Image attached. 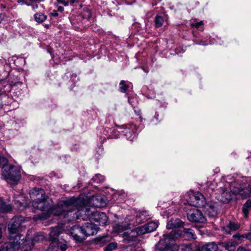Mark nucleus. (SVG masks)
Masks as SVG:
<instances>
[{"instance_id":"nucleus-60","label":"nucleus","mask_w":251,"mask_h":251,"mask_svg":"<svg viewBox=\"0 0 251 251\" xmlns=\"http://www.w3.org/2000/svg\"><path fill=\"white\" fill-rule=\"evenodd\" d=\"M47 251H48V249H47Z\"/></svg>"},{"instance_id":"nucleus-1","label":"nucleus","mask_w":251,"mask_h":251,"mask_svg":"<svg viewBox=\"0 0 251 251\" xmlns=\"http://www.w3.org/2000/svg\"><path fill=\"white\" fill-rule=\"evenodd\" d=\"M78 200L74 198L60 200L56 205L52 206L50 212V216H60L65 222H69L75 219L86 220L87 216L85 214V205L78 208L76 205Z\"/></svg>"},{"instance_id":"nucleus-53","label":"nucleus","mask_w":251,"mask_h":251,"mask_svg":"<svg viewBox=\"0 0 251 251\" xmlns=\"http://www.w3.org/2000/svg\"><path fill=\"white\" fill-rule=\"evenodd\" d=\"M209 206L212 209V210L216 213V212H215L216 210L215 209V206L214 205H209Z\"/></svg>"},{"instance_id":"nucleus-29","label":"nucleus","mask_w":251,"mask_h":251,"mask_svg":"<svg viewBox=\"0 0 251 251\" xmlns=\"http://www.w3.org/2000/svg\"><path fill=\"white\" fill-rule=\"evenodd\" d=\"M154 24L156 27L161 26L164 23V19L162 16L157 15L154 18Z\"/></svg>"},{"instance_id":"nucleus-11","label":"nucleus","mask_w":251,"mask_h":251,"mask_svg":"<svg viewBox=\"0 0 251 251\" xmlns=\"http://www.w3.org/2000/svg\"><path fill=\"white\" fill-rule=\"evenodd\" d=\"M188 220L191 222L203 223L206 221V218L202 212L196 208L189 209L187 212Z\"/></svg>"},{"instance_id":"nucleus-15","label":"nucleus","mask_w":251,"mask_h":251,"mask_svg":"<svg viewBox=\"0 0 251 251\" xmlns=\"http://www.w3.org/2000/svg\"><path fill=\"white\" fill-rule=\"evenodd\" d=\"M158 226V223L151 222L137 228V233L138 235H143L148 232L155 230Z\"/></svg>"},{"instance_id":"nucleus-37","label":"nucleus","mask_w":251,"mask_h":251,"mask_svg":"<svg viewBox=\"0 0 251 251\" xmlns=\"http://www.w3.org/2000/svg\"><path fill=\"white\" fill-rule=\"evenodd\" d=\"M100 200V204H96V207H103L106 204V202L104 201L101 198H97V200Z\"/></svg>"},{"instance_id":"nucleus-41","label":"nucleus","mask_w":251,"mask_h":251,"mask_svg":"<svg viewBox=\"0 0 251 251\" xmlns=\"http://www.w3.org/2000/svg\"><path fill=\"white\" fill-rule=\"evenodd\" d=\"M237 251H251V249L243 247H239L237 249Z\"/></svg>"},{"instance_id":"nucleus-49","label":"nucleus","mask_w":251,"mask_h":251,"mask_svg":"<svg viewBox=\"0 0 251 251\" xmlns=\"http://www.w3.org/2000/svg\"><path fill=\"white\" fill-rule=\"evenodd\" d=\"M78 0H69V4L73 5L75 3L78 2Z\"/></svg>"},{"instance_id":"nucleus-46","label":"nucleus","mask_w":251,"mask_h":251,"mask_svg":"<svg viewBox=\"0 0 251 251\" xmlns=\"http://www.w3.org/2000/svg\"><path fill=\"white\" fill-rule=\"evenodd\" d=\"M51 15L53 17H57L58 15L57 11L53 10L52 12L51 13Z\"/></svg>"},{"instance_id":"nucleus-32","label":"nucleus","mask_w":251,"mask_h":251,"mask_svg":"<svg viewBox=\"0 0 251 251\" xmlns=\"http://www.w3.org/2000/svg\"><path fill=\"white\" fill-rule=\"evenodd\" d=\"M104 177L103 176H101L100 174H97L95 175L94 177H93L91 180L96 182V183H100L104 181Z\"/></svg>"},{"instance_id":"nucleus-26","label":"nucleus","mask_w":251,"mask_h":251,"mask_svg":"<svg viewBox=\"0 0 251 251\" xmlns=\"http://www.w3.org/2000/svg\"><path fill=\"white\" fill-rule=\"evenodd\" d=\"M183 232L186 237L188 238L195 239L197 238L194 230L191 228H184Z\"/></svg>"},{"instance_id":"nucleus-17","label":"nucleus","mask_w":251,"mask_h":251,"mask_svg":"<svg viewBox=\"0 0 251 251\" xmlns=\"http://www.w3.org/2000/svg\"><path fill=\"white\" fill-rule=\"evenodd\" d=\"M45 239V236L42 234H36L34 237L30 238L28 236L25 238V243H27L28 245L30 244L32 247H34L36 243L43 241Z\"/></svg>"},{"instance_id":"nucleus-18","label":"nucleus","mask_w":251,"mask_h":251,"mask_svg":"<svg viewBox=\"0 0 251 251\" xmlns=\"http://www.w3.org/2000/svg\"><path fill=\"white\" fill-rule=\"evenodd\" d=\"M240 227V225L238 222H229V223L223 227V231L228 234H230L231 231H235L238 230Z\"/></svg>"},{"instance_id":"nucleus-40","label":"nucleus","mask_w":251,"mask_h":251,"mask_svg":"<svg viewBox=\"0 0 251 251\" xmlns=\"http://www.w3.org/2000/svg\"><path fill=\"white\" fill-rule=\"evenodd\" d=\"M245 237V235H240L239 234H235L233 236V238L234 239H236L238 241L241 240L243 238Z\"/></svg>"},{"instance_id":"nucleus-48","label":"nucleus","mask_w":251,"mask_h":251,"mask_svg":"<svg viewBox=\"0 0 251 251\" xmlns=\"http://www.w3.org/2000/svg\"><path fill=\"white\" fill-rule=\"evenodd\" d=\"M4 18H5L4 14L0 13V23H1L2 21H3Z\"/></svg>"},{"instance_id":"nucleus-27","label":"nucleus","mask_w":251,"mask_h":251,"mask_svg":"<svg viewBox=\"0 0 251 251\" xmlns=\"http://www.w3.org/2000/svg\"><path fill=\"white\" fill-rule=\"evenodd\" d=\"M36 22L38 23H42L47 19V16L42 13H36L34 15Z\"/></svg>"},{"instance_id":"nucleus-8","label":"nucleus","mask_w":251,"mask_h":251,"mask_svg":"<svg viewBox=\"0 0 251 251\" xmlns=\"http://www.w3.org/2000/svg\"><path fill=\"white\" fill-rule=\"evenodd\" d=\"M186 200L188 204L195 207H203L206 205L205 199L203 195L199 192H190L186 195Z\"/></svg>"},{"instance_id":"nucleus-21","label":"nucleus","mask_w":251,"mask_h":251,"mask_svg":"<svg viewBox=\"0 0 251 251\" xmlns=\"http://www.w3.org/2000/svg\"><path fill=\"white\" fill-rule=\"evenodd\" d=\"M183 223L178 218L172 219L167 223L166 227L168 229H174L182 226Z\"/></svg>"},{"instance_id":"nucleus-57","label":"nucleus","mask_w":251,"mask_h":251,"mask_svg":"<svg viewBox=\"0 0 251 251\" xmlns=\"http://www.w3.org/2000/svg\"><path fill=\"white\" fill-rule=\"evenodd\" d=\"M200 45H204V46H206L207 45H208V44H205V43H201Z\"/></svg>"},{"instance_id":"nucleus-51","label":"nucleus","mask_w":251,"mask_h":251,"mask_svg":"<svg viewBox=\"0 0 251 251\" xmlns=\"http://www.w3.org/2000/svg\"><path fill=\"white\" fill-rule=\"evenodd\" d=\"M57 11L59 12H63L64 11V7L61 6H59L57 8Z\"/></svg>"},{"instance_id":"nucleus-12","label":"nucleus","mask_w":251,"mask_h":251,"mask_svg":"<svg viewBox=\"0 0 251 251\" xmlns=\"http://www.w3.org/2000/svg\"><path fill=\"white\" fill-rule=\"evenodd\" d=\"M69 232L70 235L76 242H83L86 239L82 226H74L71 228Z\"/></svg>"},{"instance_id":"nucleus-50","label":"nucleus","mask_w":251,"mask_h":251,"mask_svg":"<svg viewBox=\"0 0 251 251\" xmlns=\"http://www.w3.org/2000/svg\"><path fill=\"white\" fill-rule=\"evenodd\" d=\"M87 15H86L87 18L90 19L91 18V13L90 11L88 10L87 11Z\"/></svg>"},{"instance_id":"nucleus-52","label":"nucleus","mask_w":251,"mask_h":251,"mask_svg":"<svg viewBox=\"0 0 251 251\" xmlns=\"http://www.w3.org/2000/svg\"><path fill=\"white\" fill-rule=\"evenodd\" d=\"M134 111H135V114L138 116L140 115L141 114V110L139 109V110H135Z\"/></svg>"},{"instance_id":"nucleus-58","label":"nucleus","mask_w":251,"mask_h":251,"mask_svg":"<svg viewBox=\"0 0 251 251\" xmlns=\"http://www.w3.org/2000/svg\"><path fill=\"white\" fill-rule=\"evenodd\" d=\"M16 84V83H15L14 84H10V85H15Z\"/></svg>"},{"instance_id":"nucleus-61","label":"nucleus","mask_w":251,"mask_h":251,"mask_svg":"<svg viewBox=\"0 0 251 251\" xmlns=\"http://www.w3.org/2000/svg\"><path fill=\"white\" fill-rule=\"evenodd\" d=\"M160 1H161V0H159Z\"/></svg>"},{"instance_id":"nucleus-33","label":"nucleus","mask_w":251,"mask_h":251,"mask_svg":"<svg viewBox=\"0 0 251 251\" xmlns=\"http://www.w3.org/2000/svg\"><path fill=\"white\" fill-rule=\"evenodd\" d=\"M117 247V243L112 242L109 243L104 249V251H112L116 249Z\"/></svg>"},{"instance_id":"nucleus-43","label":"nucleus","mask_w":251,"mask_h":251,"mask_svg":"<svg viewBox=\"0 0 251 251\" xmlns=\"http://www.w3.org/2000/svg\"><path fill=\"white\" fill-rule=\"evenodd\" d=\"M117 195H118V196L120 197L121 199H124L126 196V195L125 193H123L121 194H115V197H116Z\"/></svg>"},{"instance_id":"nucleus-36","label":"nucleus","mask_w":251,"mask_h":251,"mask_svg":"<svg viewBox=\"0 0 251 251\" xmlns=\"http://www.w3.org/2000/svg\"><path fill=\"white\" fill-rule=\"evenodd\" d=\"M58 3L62 4L65 6H67L69 5V0H56Z\"/></svg>"},{"instance_id":"nucleus-39","label":"nucleus","mask_w":251,"mask_h":251,"mask_svg":"<svg viewBox=\"0 0 251 251\" xmlns=\"http://www.w3.org/2000/svg\"><path fill=\"white\" fill-rule=\"evenodd\" d=\"M25 4L27 6H30L33 10H35L37 9L38 7V5L37 4L27 3V2H25Z\"/></svg>"},{"instance_id":"nucleus-10","label":"nucleus","mask_w":251,"mask_h":251,"mask_svg":"<svg viewBox=\"0 0 251 251\" xmlns=\"http://www.w3.org/2000/svg\"><path fill=\"white\" fill-rule=\"evenodd\" d=\"M24 221V218L21 216H15L13 218L8 225V236L22 235L18 233Z\"/></svg>"},{"instance_id":"nucleus-25","label":"nucleus","mask_w":251,"mask_h":251,"mask_svg":"<svg viewBox=\"0 0 251 251\" xmlns=\"http://www.w3.org/2000/svg\"><path fill=\"white\" fill-rule=\"evenodd\" d=\"M148 212L146 211H143L139 212L136 215V218L141 219L139 222H144V221L149 219V215L148 214Z\"/></svg>"},{"instance_id":"nucleus-55","label":"nucleus","mask_w":251,"mask_h":251,"mask_svg":"<svg viewBox=\"0 0 251 251\" xmlns=\"http://www.w3.org/2000/svg\"><path fill=\"white\" fill-rule=\"evenodd\" d=\"M5 6L3 5V4H1L0 5V8L1 9H5Z\"/></svg>"},{"instance_id":"nucleus-14","label":"nucleus","mask_w":251,"mask_h":251,"mask_svg":"<svg viewBox=\"0 0 251 251\" xmlns=\"http://www.w3.org/2000/svg\"><path fill=\"white\" fill-rule=\"evenodd\" d=\"M122 130H123L122 127H118V129H110L108 128L107 130L106 129H103L102 131V135H100V139L101 140H104L107 138H118L120 136V133L122 132Z\"/></svg>"},{"instance_id":"nucleus-22","label":"nucleus","mask_w":251,"mask_h":251,"mask_svg":"<svg viewBox=\"0 0 251 251\" xmlns=\"http://www.w3.org/2000/svg\"><path fill=\"white\" fill-rule=\"evenodd\" d=\"M218 249L220 251H234L235 245L233 243L221 242L219 244Z\"/></svg>"},{"instance_id":"nucleus-31","label":"nucleus","mask_w":251,"mask_h":251,"mask_svg":"<svg viewBox=\"0 0 251 251\" xmlns=\"http://www.w3.org/2000/svg\"><path fill=\"white\" fill-rule=\"evenodd\" d=\"M8 97L5 94H0V109L2 107L3 104H6V100Z\"/></svg>"},{"instance_id":"nucleus-28","label":"nucleus","mask_w":251,"mask_h":251,"mask_svg":"<svg viewBox=\"0 0 251 251\" xmlns=\"http://www.w3.org/2000/svg\"><path fill=\"white\" fill-rule=\"evenodd\" d=\"M21 243L23 245L22 251H36L34 247H32L30 244L28 245L27 243H25V239L21 241Z\"/></svg>"},{"instance_id":"nucleus-19","label":"nucleus","mask_w":251,"mask_h":251,"mask_svg":"<svg viewBox=\"0 0 251 251\" xmlns=\"http://www.w3.org/2000/svg\"><path fill=\"white\" fill-rule=\"evenodd\" d=\"M14 202L19 208H25L29 206L27 199L22 195L19 196L18 197H15Z\"/></svg>"},{"instance_id":"nucleus-4","label":"nucleus","mask_w":251,"mask_h":251,"mask_svg":"<svg viewBox=\"0 0 251 251\" xmlns=\"http://www.w3.org/2000/svg\"><path fill=\"white\" fill-rule=\"evenodd\" d=\"M182 233L180 230L174 229L169 234H164L163 238L155 245V248L161 251H178V246L175 240L181 236Z\"/></svg>"},{"instance_id":"nucleus-9","label":"nucleus","mask_w":251,"mask_h":251,"mask_svg":"<svg viewBox=\"0 0 251 251\" xmlns=\"http://www.w3.org/2000/svg\"><path fill=\"white\" fill-rule=\"evenodd\" d=\"M2 178L7 181H18L21 177L19 170L13 165L4 167L2 171Z\"/></svg>"},{"instance_id":"nucleus-2","label":"nucleus","mask_w":251,"mask_h":251,"mask_svg":"<svg viewBox=\"0 0 251 251\" xmlns=\"http://www.w3.org/2000/svg\"><path fill=\"white\" fill-rule=\"evenodd\" d=\"M29 195L32 201L31 205L34 209L43 212L41 214L33 217L34 221L43 220L50 217L52 201L48 199L44 190L41 188H33L30 190Z\"/></svg>"},{"instance_id":"nucleus-35","label":"nucleus","mask_w":251,"mask_h":251,"mask_svg":"<svg viewBox=\"0 0 251 251\" xmlns=\"http://www.w3.org/2000/svg\"><path fill=\"white\" fill-rule=\"evenodd\" d=\"M203 25V22L202 21L196 22L194 23H192L191 25V26L192 27H195L196 28H199L201 26Z\"/></svg>"},{"instance_id":"nucleus-13","label":"nucleus","mask_w":251,"mask_h":251,"mask_svg":"<svg viewBox=\"0 0 251 251\" xmlns=\"http://www.w3.org/2000/svg\"><path fill=\"white\" fill-rule=\"evenodd\" d=\"M123 130H121L122 133L126 138L130 141H133L136 139L137 136L136 131L137 127L134 124H129L126 126H123Z\"/></svg>"},{"instance_id":"nucleus-30","label":"nucleus","mask_w":251,"mask_h":251,"mask_svg":"<svg viewBox=\"0 0 251 251\" xmlns=\"http://www.w3.org/2000/svg\"><path fill=\"white\" fill-rule=\"evenodd\" d=\"M126 82L125 80H121L120 81L119 90L121 92L125 93L128 88L129 86Z\"/></svg>"},{"instance_id":"nucleus-56","label":"nucleus","mask_w":251,"mask_h":251,"mask_svg":"<svg viewBox=\"0 0 251 251\" xmlns=\"http://www.w3.org/2000/svg\"><path fill=\"white\" fill-rule=\"evenodd\" d=\"M18 3H21V2H24V0H18Z\"/></svg>"},{"instance_id":"nucleus-24","label":"nucleus","mask_w":251,"mask_h":251,"mask_svg":"<svg viewBox=\"0 0 251 251\" xmlns=\"http://www.w3.org/2000/svg\"><path fill=\"white\" fill-rule=\"evenodd\" d=\"M251 208V199L248 200L244 204L242 207V211L245 217H248L249 212Z\"/></svg>"},{"instance_id":"nucleus-6","label":"nucleus","mask_w":251,"mask_h":251,"mask_svg":"<svg viewBox=\"0 0 251 251\" xmlns=\"http://www.w3.org/2000/svg\"><path fill=\"white\" fill-rule=\"evenodd\" d=\"M84 211L87 216V220L98 223L100 226L106 225L108 217L104 213L97 211L94 206L85 205V210Z\"/></svg>"},{"instance_id":"nucleus-7","label":"nucleus","mask_w":251,"mask_h":251,"mask_svg":"<svg viewBox=\"0 0 251 251\" xmlns=\"http://www.w3.org/2000/svg\"><path fill=\"white\" fill-rule=\"evenodd\" d=\"M8 242L0 246V251H19L21 241L24 239L23 235L8 236Z\"/></svg>"},{"instance_id":"nucleus-16","label":"nucleus","mask_w":251,"mask_h":251,"mask_svg":"<svg viewBox=\"0 0 251 251\" xmlns=\"http://www.w3.org/2000/svg\"><path fill=\"white\" fill-rule=\"evenodd\" d=\"M85 238L96 234L100 229L99 226L92 223H85L82 226Z\"/></svg>"},{"instance_id":"nucleus-23","label":"nucleus","mask_w":251,"mask_h":251,"mask_svg":"<svg viewBox=\"0 0 251 251\" xmlns=\"http://www.w3.org/2000/svg\"><path fill=\"white\" fill-rule=\"evenodd\" d=\"M12 210V206L4 201L2 198H0V212L7 213Z\"/></svg>"},{"instance_id":"nucleus-34","label":"nucleus","mask_w":251,"mask_h":251,"mask_svg":"<svg viewBox=\"0 0 251 251\" xmlns=\"http://www.w3.org/2000/svg\"><path fill=\"white\" fill-rule=\"evenodd\" d=\"M7 163V159L3 156H0V167L2 168V170L4 167L8 166Z\"/></svg>"},{"instance_id":"nucleus-47","label":"nucleus","mask_w":251,"mask_h":251,"mask_svg":"<svg viewBox=\"0 0 251 251\" xmlns=\"http://www.w3.org/2000/svg\"><path fill=\"white\" fill-rule=\"evenodd\" d=\"M29 1L31 2V3H34L43 1L44 0H29Z\"/></svg>"},{"instance_id":"nucleus-59","label":"nucleus","mask_w":251,"mask_h":251,"mask_svg":"<svg viewBox=\"0 0 251 251\" xmlns=\"http://www.w3.org/2000/svg\"><path fill=\"white\" fill-rule=\"evenodd\" d=\"M1 60H0V62H1Z\"/></svg>"},{"instance_id":"nucleus-3","label":"nucleus","mask_w":251,"mask_h":251,"mask_svg":"<svg viewBox=\"0 0 251 251\" xmlns=\"http://www.w3.org/2000/svg\"><path fill=\"white\" fill-rule=\"evenodd\" d=\"M231 192L235 195H239L243 199L247 198L248 195L245 194L244 189L241 187L235 186L234 182L231 183H226L223 187H220L217 190L216 198L221 202H228L231 199Z\"/></svg>"},{"instance_id":"nucleus-44","label":"nucleus","mask_w":251,"mask_h":251,"mask_svg":"<svg viewBox=\"0 0 251 251\" xmlns=\"http://www.w3.org/2000/svg\"><path fill=\"white\" fill-rule=\"evenodd\" d=\"M128 102L132 105L134 106L133 102L134 101V98H129L128 99Z\"/></svg>"},{"instance_id":"nucleus-5","label":"nucleus","mask_w":251,"mask_h":251,"mask_svg":"<svg viewBox=\"0 0 251 251\" xmlns=\"http://www.w3.org/2000/svg\"><path fill=\"white\" fill-rule=\"evenodd\" d=\"M62 231V228L58 226L51 228L50 233V240L51 243L48 247V251H65L66 250L67 241L63 238L64 236H62L60 240L58 239V237Z\"/></svg>"},{"instance_id":"nucleus-20","label":"nucleus","mask_w":251,"mask_h":251,"mask_svg":"<svg viewBox=\"0 0 251 251\" xmlns=\"http://www.w3.org/2000/svg\"><path fill=\"white\" fill-rule=\"evenodd\" d=\"M218 246L214 242L205 244L201 247H199L196 251H217Z\"/></svg>"},{"instance_id":"nucleus-42","label":"nucleus","mask_w":251,"mask_h":251,"mask_svg":"<svg viewBox=\"0 0 251 251\" xmlns=\"http://www.w3.org/2000/svg\"><path fill=\"white\" fill-rule=\"evenodd\" d=\"M248 188L249 190H250V192H251V193H250V194H248V193H247V191H248V189H244V190H245V194H247L248 195V196L247 197H250V196L251 195V183H250L249 184V185H248Z\"/></svg>"},{"instance_id":"nucleus-38","label":"nucleus","mask_w":251,"mask_h":251,"mask_svg":"<svg viewBox=\"0 0 251 251\" xmlns=\"http://www.w3.org/2000/svg\"><path fill=\"white\" fill-rule=\"evenodd\" d=\"M114 230L118 232H120L123 231V228L120 225L117 224L114 226Z\"/></svg>"},{"instance_id":"nucleus-54","label":"nucleus","mask_w":251,"mask_h":251,"mask_svg":"<svg viewBox=\"0 0 251 251\" xmlns=\"http://www.w3.org/2000/svg\"><path fill=\"white\" fill-rule=\"evenodd\" d=\"M2 228L0 226V239L2 237Z\"/></svg>"},{"instance_id":"nucleus-45","label":"nucleus","mask_w":251,"mask_h":251,"mask_svg":"<svg viewBox=\"0 0 251 251\" xmlns=\"http://www.w3.org/2000/svg\"><path fill=\"white\" fill-rule=\"evenodd\" d=\"M182 251H192V250L190 247L186 246L182 249Z\"/></svg>"}]
</instances>
